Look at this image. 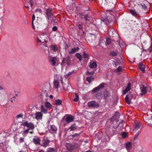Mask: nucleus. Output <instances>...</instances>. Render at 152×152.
Here are the masks:
<instances>
[{
  "label": "nucleus",
  "instance_id": "43",
  "mask_svg": "<svg viewBox=\"0 0 152 152\" xmlns=\"http://www.w3.org/2000/svg\"><path fill=\"white\" fill-rule=\"evenodd\" d=\"M52 49L54 51H56L57 50V48L56 46H52L51 47Z\"/></svg>",
  "mask_w": 152,
  "mask_h": 152
},
{
  "label": "nucleus",
  "instance_id": "14",
  "mask_svg": "<svg viewBox=\"0 0 152 152\" xmlns=\"http://www.w3.org/2000/svg\"><path fill=\"white\" fill-rule=\"evenodd\" d=\"M132 98L131 95H127L125 97V99L126 102L129 104H130V99Z\"/></svg>",
  "mask_w": 152,
  "mask_h": 152
},
{
  "label": "nucleus",
  "instance_id": "58",
  "mask_svg": "<svg viewBox=\"0 0 152 152\" xmlns=\"http://www.w3.org/2000/svg\"><path fill=\"white\" fill-rule=\"evenodd\" d=\"M37 39L38 40V42H42V41L40 39H39L38 38H37Z\"/></svg>",
  "mask_w": 152,
  "mask_h": 152
},
{
  "label": "nucleus",
  "instance_id": "28",
  "mask_svg": "<svg viewBox=\"0 0 152 152\" xmlns=\"http://www.w3.org/2000/svg\"><path fill=\"white\" fill-rule=\"evenodd\" d=\"M89 18V17L87 15H86L84 17V18L85 20V22L86 23H91V21L90 20L88 19V18Z\"/></svg>",
  "mask_w": 152,
  "mask_h": 152
},
{
  "label": "nucleus",
  "instance_id": "13",
  "mask_svg": "<svg viewBox=\"0 0 152 152\" xmlns=\"http://www.w3.org/2000/svg\"><path fill=\"white\" fill-rule=\"evenodd\" d=\"M131 83H129L126 88L123 91V94H125L127 92L129 91L131 89Z\"/></svg>",
  "mask_w": 152,
  "mask_h": 152
},
{
  "label": "nucleus",
  "instance_id": "59",
  "mask_svg": "<svg viewBox=\"0 0 152 152\" xmlns=\"http://www.w3.org/2000/svg\"><path fill=\"white\" fill-rule=\"evenodd\" d=\"M91 37L92 38H94V39L95 38H96V36H95V35H92V36Z\"/></svg>",
  "mask_w": 152,
  "mask_h": 152
},
{
  "label": "nucleus",
  "instance_id": "61",
  "mask_svg": "<svg viewBox=\"0 0 152 152\" xmlns=\"http://www.w3.org/2000/svg\"><path fill=\"white\" fill-rule=\"evenodd\" d=\"M86 74L88 75H90V72L87 71L86 73Z\"/></svg>",
  "mask_w": 152,
  "mask_h": 152
},
{
  "label": "nucleus",
  "instance_id": "30",
  "mask_svg": "<svg viewBox=\"0 0 152 152\" xmlns=\"http://www.w3.org/2000/svg\"><path fill=\"white\" fill-rule=\"evenodd\" d=\"M62 102V101L61 100L58 99V100H55V104L56 105H59L61 104Z\"/></svg>",
  "mask_w": 152,
  "mask_h": 152
},
{
  "label": "nucleus",
  "instance_id": "34",
  "mask_svg": "<svg viewBox=\"0 0 152 152\" xmlns=\"http://www.w3.org/2000/svg\"><path fill=\"white\" fill-rule=\"evenodd\" d=\"M54 85L56 88H57L59 87V83L58 80H54Z\"/></svg>",
  "mask_w": 152,
  "mask_h": 152
},
{
  "label": "nucleus",
  "instance_id": "17",
  "mask_svg": "<svg viewBox=\"0 0 152 152\" xmlns=\"http://www.w3.org/2000/svg\"><path fill=\"white\" fill-rule=\"evenodd\" d=\"M141 126V124L139 123L136 124L134 126L133 129L134 131H136L137 130L139 129Z\"/></svg>",
  "mask_w": 152,
  "mask_h": 152
},
{
  "label": "nucleus",
  "instance_id": "35",
  "mask_svg": "<svg viewBox=\"0 0 152 152\" xmlns=\"http://www.w3.org/2000/svg\"><path fill=\"white\" fill-rule=\"evenodd\" d=\"M45 107L48 108H51L52 106V105L48 102H46L45 103Z\"/></svg>",
  "mask_w": 152,
  "mask_h": 152
},
{
  "label": "nucleus",
  "instance_id": "45",
  "mask_svg": "<svg viewBox=\"0 0 152 152\" xmlns=\"http://www.w3.org/2000/svg\"><path fill=\"white\" fill-rule=\"evenodd\" d=\"M140 133V132H138L137 134H136L135 135H134V140H135L136 139L137 137H138L139 135V134Z\"/></svg>",
  "mask_w": 152,
  "mask_h": 152
},
{
  "label": "nucleus",
  "instance_id": "22",
  "mask_svg": "<svg viewBox=\"0 0 152 152\" xmlns=\"http://www.w3.org/2000/svg\"><path fill=\"white\" fill-rule=\"evenodd\" d=\"M79 49V48L78 47L75 48L71 49V50H70L69 53L70 54H72L75 53L76 51H77Z\"/></svg>",
  "mask_w": 152,
  "mask_h": 152
},
{
  "label": "nucleus",
  "instance_id": "50",
  "mask_svg": "<svg viewBox=\"0 0 152 152\" xmlns=\"http://www.w3.org/2000/svg\"><path fill=\"white\" fill-rule=\"evenodd\" d=\"M35 15L34 14H33V15H32V24H33V22L35 19Z\"/></svg>",
  "mask_w": 152,
  "mask_h": 152
},
{
  "label": "nucleus",
  "instance_id": "16",
  "mask_svg": "<svg viewBox=\"0 0 152 152\" xmlns=\"http://www.w3.org/2000/svg\"><path fill=\"white\" fill-rule=\"evenodd\" d=\"M50 130L52 133L55 132L57 130V127L54 125H52L50 126Z\"/></svg>",
  "mask_w": 152,
  "mask_h": 152
},
{
  "label": "nucleus",
  "instance_id": "11",
  "mask_svg": "<svg viewBox=\"0 0 152 152\" xmlns=\"http://www.w3.org/2000/svg\"><path fill=\"white\" fill-rule=\"evenodd\" d=\"M138 69L141 71L142 72L144 73L145 72V67L144 65H143L142 62L140 63L138 65Z\"/></svg>",
  "mask_w": 152,
  "mask_h": 152
},
{
  "label": "nucleus",
  "instance_id": "42",
  "mask_svg": "<svg viewBox=\"0 0 152 152\" xmlns=\"http://www.w3.org/2000/svg\"><path fill=\"white\" fill-rule=\"evenodd\" d=\"M91 76L90 77H87L86 78V80L89 83H91Z\"/></svg>",
  "mask_w": 152,
  "mask_h": 152
},
{
  "label": "nucleus",
  "instance_id": "32",
  "mask_svg": "<svg viewBox=\"0 0 152 152\" xmlns=\"http://www.w3.org/2000/svg\"><path fill=\"white\" fill-rule=\"evenodd\" d=\"M56 60V58L54 57V58H53L52 60L51 61V64L52 66H53L55 65Z\"/></svg>",
  "mask_w": 152,
  "mask_h": 152
},
{
  "label": "nucleus",
  "instance_id": "4",
  "mask_svg": "<svg viewBox=\"0 0 152 152\" xmlns=\"http://www.w3.org/2000/svg\"><path fill=\"white\" fill-rule=\"evenodd\" d=\"M88 107L93 108H98L99 106V104L95 101H92L88 103Z\"/></svg>",
  "mask_w": 152,
  "mask_h": 152
},
{
  "label": "nucleus",
  "instance_id": "38",
  "mask_svg": "<svg viewBox=\"0 0 152 152\" xmlns=\"http://www.w3.org/2000/svg\"><path fill=\"white\" fill-rule=\"evenodd\" d=\"M88 54L86 53L85 51L83 52V58H88Z\"/></svg>",
  "mask_w": 152,
  "mask_h": 152
},
{
  "label": "nucleus",
  "instance_id": "60",
  "mask_svg": "<svg viewBox=\"0 0 152 152\" xmlns=\"http://www.w3.org/2000/svg\"><path fill=\"white\" fill-rule=\"evenodd\" d=\"M119 63L118 62H116L115 63V65L116 66H118L119 65Z\"/></svg>",
  "mask_w": 152,
  "mask_h": 152
},
{
  "label": "nucleus",
  "instance_id": "54",
  "mask_svg": "<svg viewBox=\"0 0 152 152\" xmlns=\"http://www.w3.org/2000/svg\"><path fill=\"white\" fill-rule=\"evenodd\" d=\"M57 27L56 26H54L52 28L53 30L54 31H56L57 30Z\"/></svg>",
  "mask_w": 152,
  "mask_h": 152
},
{
  "label": "nucleus",
  "instance_id": "25",
  "mask_svg": "<svg viewBox=\"0 0 152 152\" xmlns=\"http://www.w3.org/2000/svg\"><path fill=\"white\" fill-rule=\"evenodd\" d=\"M41 111L44 113H46L48 112V109L43 105L41 107Z\"/></svg>",
  "mask_w": 152,
  "mask_h": 152
},
{
  "label": "nucleus",
  "instance_id": "24",
  "mask_svg": "<svg viewBox=\"0 0 152 152\" xmlns=\"http://www.w3.org/2000/svg\"><path fill=\"white\" fill-rule=\"evenodd\" d=\"M147 118L148 119L150 120L152 119V111L150 110L147 112Z\"/></svg>",
  "mask_w": 152,
  "mask_h": 152
},
{
  "label": "nucleus",
  "instance_id": "37",
  "mask_svg": "<svg viewBox=\"0 0 152 152\" xmlns=\"http://www.w3.org/2000/svg\"><path fill=\"white\" fill-rule=\"evenodd\" d=\"M76 56L79 59L80 61H81L82 60V56L79 53H76Z\"/></svg>",
  "mask_w": 152,
  "mask_h": 152
},
{
  "label": "nucleus",
  "instance_id": "53",
  "mask_svg": "<svg viewBox=\"0 0 152 152\" xmlns=\"http://www.w3.org/2000/svg\"><path fill=\"white\" fill-rule=\"evenodd\" d=\"M65 61V58H63V60L61 63V65H62L64 64H65L64 61Z\"/></svg>",
  "mask_w": 152,
  "mask_h": 152
},
{
  "label": "nucleus",
  "instance_id": "49",
  "mask_svg": "<svg viewBox=\"0 0 152 152\" xmlns=\"http://www.w3.org/2000/svg\"><path fill=\"white\" fill-rule=\"evenodd\" d=\"M23 116V115L21 114L18 115L16 116V118H22Z\"/></svg>",
  "mask_w": 152,
  "mask_h": 152
},
{
  "label": "nucleus",
  "instance_id": "36",
  "mask_svg": "<svg viewBox=\"0 0 152 152\" xmlns=\"http://www.w3.org/2000/svg\"><path fill=\"white\" fill-rule=\"evenodd\" d=\"M123 69V67L122 66H119L115 70V71L117 72H121L122 71Z\"/></svg>",
  "mask_w": 152,
  "mask_h": 152
},
{
  "label": "nucleus",
  "instance_id": "51",
  "mask_svg": "<svg viewBox=\"0 0 152 152\" xmlns=\"http://www.w3.org/2000/svg\"><path fill=\"white\" fill-rule=\"evenodd\" d=\"M36 12H38L40 13H42V10L40 9H37L35 11Z\"/></svg>",
  "mask_w": 152,
  "mask_h": 152
},
{
  "label": "nucleus",
  "instance_id": "7",
  "mask_svg": "<svg viewBox=\"0 0 152 152\" xmlns=\"http://www.w3.org/2000/svg\"><path fill=\"white\" fill-rule=\"evenodd\" d=\"M80 133H75L74 134L70 135L69 136V139L73 140H78Z\"/></svg>",
  "mask_w": 152,
  "mask_h": 152
},
{
  "label": "nucleus",
  "instance_id": "6",
  "mask_svg": "<svg viewBox=\"0 0 152 152\" xmlns=\"http://www.w3.org/2000/svg\"><path fill=\"white\" fill-rule=\"evenodd\" d=\"M76 144V143H74V145H73L71 143H66V148L68 151H71L74 149Z\"/></svg>",
  "mask_w": 152,
  "mask_h": 152
},
{
  "label": "nucleus",
  "instance_id": "10",
  "mask_svg": "<svg viewBox=\"0 0 152 152\" xmlns=\"http://www.w3.org/2000/svg\"><path fill=\"white\" fill-rule=\"evenodd\" d=\"M140 88L142 92V93L140 94V95H142L145 94L147 91V87L145 86L144 85H142V86L140 87Z\"/></svg>",
  "mask_w": 152,
  "mask_h": 152
},
{
  "label": "nucleus",
  "instance_id": "33",
  "mask_svg": "<svg viewBox=\"0 0 152 152\" xmlns=\"http://www.w3.org/2000/svg\"><path fill=\"white\" fill-rule=\"evenodd\" d=\"M79 99V97L77 94L76 93L75 94V98L73 99V101L74 102H77Z\"/></svg>",
  "mask_w": 152,
  "mask_h": 152
},
{
  "label": "nucleus",
  "instance_id": "63",
  "mask_svg": "<svg viewBox=\"0 0 152 152\" xmlns=\"http://www.w3.org/2000/svg\"><path fill=\"white\" fill-rule=\"evenodd\" d=\"M34 0H30L29 2H30V3H34Z\"/></svg>",
  "mask_w": 152,
  "mask_h": 152
},
{
  "label": "nucleus",
  "instance_id": "46",
  "mask_svg": "<svg viewBox=\"0 0 152 152\" xmlns=\"http://www.w3.org/2000/svg\"><path fill=\"white\" fill-rule=\"evenodd\" d=\"M111 42V40L109 38L106 39V43L107 44L109 45Z\"/></svg>",
  "mask_w": 152,
  "mask_h": 152
},
{
  "label": "nucleus",
  "instance_id": "19",
  "mask_svg": "<svg viewBox=\"0 0 152 152\" xmlns=\"http://www.w3.org/2000/svg\"><path fill=\"white\" fill-rule=\"evenodd\" d=\"M129 11L130 12L133 16L135 17L137 16L139 14L137 12L136 10H129Z\"/></svg>",
  "mask_w": 152,
  "mask_h": 152
},
{
  "label": "nucleus",
  "instance_id": "21",
  "mask_svg": "<svg viewBox=\"0 0 152 152\" xmlns=\"http://www.w3.org/2000/svg\"><path fill=\"white\" fill-rule=\"evenodd\" d=\"M40 140L38 137L34 138L33 139V142L36 145L40 144Z\"/></svg>",
  "mask_w": 152,
  "mask_h": 152
},
{
  "label": "nucleus",
  "instance_id": "31",
  "mask_svg": "<svg viewBox=\"0 0 152 152\" xmlns=\"http://www.w3.org/2000/svg\"><path fill=\"white\" fill-rule=\"evenodd\" d=\"M63 89L64 90H67V89L68 86H69V83H67L66 84L64 83V84H63Z\"/></svg>",
  "mask_w": 152,
  "mask_h": 152
},
{
  "label": "nucleus",
  "instance_id": "41",
  "mask_svg": "<svg viewBox=\"0 0 152 152\" xmlns=\"http://www.w3.org/2000/svg\"><path fill=\"white\" fill-rule=\"evenodd\" d=\"M111 54L113 56H117V53L113 51L111 52Z\"/></svg>",
  "mask_w": 152,
  "mask_h": 152
},
{
  "label": "nucleus",
  "instance_id": "18",
  "mask_svg": "<svg viewBox=\"0 0 152 152\" xmlns=\"http://www.w3.org/2000/svg\"><path fill=\"white\" fill-rule=\"evenodd\" d=\"M90 68H96L97 66V64L96 61H94L93 62H90L89 65Z\"/></svg>",
  "mask_w": 152,
  "mask_h": 152
},
{
  "label": "nucleus",
  "instance_id": "3",
  "mask_svg": "<svg viewBox=\"0 0 152 152\" xmlns=\"http://www.w3.org/2000/svg\"><path fill=\"white\" fill-rule=\"evenodd\" d=\"M119 116V114L118 113H116V114L112 117L110 119V120L111 122H112V124H114V126L115 125L114 124H116L118 121V118Z\"/></svg>",
  "mask_w": 152,
  "mask_h": 152
},
{
  "label": "nucleus",
  "instance_id": "15",
  "mask_svg": "<svg viewBox=\"0 0 152 152\" xmlns=\"http://www.w3.org/2000/svg\"><path fill=\"white\" fill-rule=\"evenodd\" d=\"M65 61L66 62V64L68 66H69L71 64V61L70 58V57L68 56L65 58Z\"/></svg>",
  "mask_w": 152,
  "mask_h": 152
},
{
  "label": "nucleus",
  "instance_id": "52",
  "mask_svg": "<svg viewBox=\"0 0 152 152\" xmlns=\"http://www.w3.org/2000/svg\"><path fill=\"white\" fill-rule=\"evenodd\" d=\"M29 130H30V129H28L26 130L25 131H24L23 134H27L28 133V132Z\"/></svg>",
  "mask_w": 152,
  "mask_h": 152
},
{
  "label": "nucleus",
  "instance_id": "2",
  "mask_svg": "<svg viewBox=\"0 0 152 152\" xmlns=\"http://www.w3.org/2000/svg\"><path fill=\"white\" fill-rule=\"evenodd\" d=\"M105 85V83H102L98 86L96 87L92 90L91 91L93 93H95L99 91L104 87Z\"/></svg>",
  "mask_w": 152,
  "mask_h": 152
},
{
  "label": "nucleus",
  "instance_id": "56",
  "mask_svg": "<svg viewBox=\"0 0 152 152\" xmlns=\"http://www.w3.org/2000/svg\"><path fill=\"white\" fill-rule=\"evenodd\" d=\"M78 28L80 30H82V27L81 25L79 24L78 25Z\"/></svg>",
  "mask_w": 152,
  "mask_h": 152
},
{
  "label": "nucleus",
  "instance_id": "39",
  "mask_svg": "<svg viewBox=\"0 0 152 152\" xmlns=\"http://www.w3.org/2000/svg\"><path fill=\"white\" fill-rule=\"evenodd\" d=\"M49 143V141L48 140H45V142H43V144L44 146H45V147L47 146L48 145V144Z\"/></svg>",
  "mask_w": 152,
  "mask_h": 152
},
{
  "label": "nucleus",
  "instance_id": "23",
  "mask_svg": "<svg viewBox=\"0 0 152 152\" xmlns=\"http://www.w3.org/2000/svg\"><path fill=\"white\" fill-rule=\"evenodd\" d=\"M126 148L127 150H130L132 148V143L130 142H128L126 143Z\"/></svg>",
  "mask_w": 152,
  "mask_h": 152
},
{
  "label": "nucleus",
  "instance_id": "9",
  "mask_svg": "<svg viewBox=\"0 0 152 152\" xmlns=\"http://www.w3.org/2000/svg\"><path fill=\"white\" fill-rule=\"evenodd\" d=\"M74 119V117L71 115H68L66 116L65 120L67 123L72 122Z\"/></svg>",
  "mask_w": 152,
  "mask_h": 152
},
{
  "label": "nucleus",
  "instance_id": "5",
  "mask_svg": "<svg viewBox=\"0 0 152 152\" xmlns=\"http://www.w3.org/2000/svg\"><path fill=\"white\" fill-rule=\"evenodd\" d=\"M22 125L27 127L30 129L33 130L34 128V125L33 123L31 122L28 123L27 121L22 123Z\"/></svg>",
  "mask_w": 152,
  "mask_h": 152
},
{
  "label": "nucleus",
  "instance_id": "57",
  "mask_svg": "<svg viewBox=\"0 0 152 152\" xmlns=\"http://www.w3.org/2000/svg\"><path fill=\"white\" fill-rule=\"evenodd\" d=\"M41 40L42 41V42H42V43H43L44 42H45L46 43H47V42H48V41H47V40H45V39H44L43 40H42V39Z\"/></svg>",
  "mask_w": 152,
  "mask_h": 152
},
{
  "label": "nucleus",
  "instance_id": "20",
  "mask_svg": "<svg viewBox=\"0 0 152 152\" xmlns=\"http://www.w3.org/2000/svg\"><path fill=\"white\" fill-rule=\"evenodd\" d=\"M104 99L105 100L107 99V98L110 96V93L106 90H105L104 92Z\"/></svg>",
  "mask_w": 152,
  "mask_h": 152
},
{
  "label": "nucleus",
  "instance_id": "64",
  "mask_svg": "<svg viewBox=\"0 0 152 152\" xmlns=\"http://www.w3.org/2000/svg\"><path fill=\"white\" fill-rule=\"evenodd\" d=\"M49 97L50 98V99H52L53 97V96L52 95H50V96H49Z\"/></svg>",
  "mask_w": 152,
  "mask_h": 152
},
{
  "label": "nucleus",
  "instance_id": "40",
  "mask_svg": "<svg viewBox=\"0 0 152 152\" xmlns=\"http://www.w3.org/2000/svg\"><path fill=\"white\" fill-rule=\"evenodd\" d=\"M140 5L142 7V8L145 10L148 8L146 6L145 4H141Z\"/></svg>",
  "mask_w": 152,
  "mask_h": 152
},
{
  "label": "nucleus",
  "instance_id": "12",
  "mask_svg": "<svg viewBox=\"0 0 152 152\" xmlns=\"http://www.w3.org/2000/svg\"><path fill=\"white\" fill-rule=\"evenodd\" d=\"M35 115V118L38 120L42 119V115L41 112H37Z\"/></svg>",
  "mask_w": 152,
  "mask_h": 152
},
{
  "label": "nucleus",
  "instance_id": "8",
  "mask_svg": "<svg viewBox=\"0 0 152 152\" xmlns=\"http://www.w3.org/2000/svg\"><path fill=\"white\" fill-rule=\"evenodd\" d=\"M46 17L48 20L51 18L53 16L52 11L49 8L46 9Z\"/></svg>",
  "mask_w": 152,
  "mask_h": 152
},
{
  "label": "nucleus",
  "instance_id": "48",
  "mask_svg": "<svg viewBox=\"0 0 152 152\" xmlns=\"http://www.w3.org/2000/svg\"><path fill=\"white\" fill-rule=\"evenodd\" d=\"M148 50L150 51V52H152V42L151 43V45L149 48L148 49Z\"/></svg>",
  "mask_w": 152,
  "mask_h": 152
},
{
  "label": "nucleus",
  "instance_id": "55",
  "mask_svg": "<svg viewBox=\"0 0 152 152\" xmlns=\"http://www.w3.org/2000/svg\"><path fill=\"white\" fill-rule=\"evenodd\" d=\"M20 141L21 142H23L24 141V138L20 137Z\"/></svg>",
  "mask_w": 152,
  "mask_h": 152
},
{
  "label": "nucleus",
  "instance_id": "26",
  "mask_svg": "<svg viewBox=\"0 0 152 152\" xmlns=\"http://www.w3.org/2000/svg\"><path fill=\"white\" fill-rule=\"evenodd\" d=\"M77 129V126L75 125V124H73L72 125L70 128L69 129L70 131H72L75 130Z\"/></svg>",
  "mask_w": 152,
  "mask_h": 152
},
{
  "label": "nucleus",
  "instance_id": "29",
  "mask_svg": "<svg viewBox=\"0 0 152 152\" xmlns=\"http://www.w3.org/2000/svg\"><path fill=\"white\" fill-rule=\"evenodd\" d=\"M47 151L48 152H57L56 148H48L47 150Z\"/></svg>",
  "mask_w": 152,
  "mask_h": 152
},
{
  "label": "nucleus",
  "instance_id": "62",
  "mask_svg": "<svg viewBox=\"0 0 152 152\" xmlns=\"http://www.w3.org/2000/svg\"><path fill=\"white\" fill-rule=\"evenodd\" d=\"M94 73V72H90V75H93Z\"/></svg>",
  "mask_w": 152,
  "mask_h": 152
},
{
  "label": "nucleus",
  "instance_id": "1",
  "mask_svg": "<svg viewBox=\"0 0 152 152\" xmlns=\"http://www.w3.org/2000/svg\"><path fill=\"white\" fill-rule=\"evenodd\" d=\"M118 126L119 125L113 126L112 129L110 130L107 131V134L110 136H112L114 134H116L117 133V132L116 131V129Z\"/></svg>",
  "mask_w": 152,
  "mask_h": 152
},
{
  "label": "nucleus",
  "instance_id": "27",
  "mask_svg": "<svg viewBox=\"0 0 152 152\" xmlns=\"http://www.w3.org/2000/svg\"><path fill=\"white\" fill-rule=\"evenodd\" d=\"M52 18L51 20V22L52 23H53V24L54 25H56V23H57L58 20H56V18L55 16H53L52 17Z\"/></svg>",
  "mask_w": 152,
  "mask_h": 152
},
{
  "label": "nucleus",
  "instance_id": "44",
  "mask_svg": "<svg viewBox=\"0 0 152 152\" xmlns=\"http://www.w3.org/2000/svg\"><path fill=\"white\" fill-rule=\"evenodd\" d=\"M122 136L124 138H125L127 137V134L126 133L123 132L122 134Z\"/></svg>",
  "mask_w": 152,
  "mask_h": 152
},
{
  "label": "nucleus",
  "instance_id": "47",
  "mask_svg": "<svg viewBox=\"0 0 152 152\" xmlns=\"http://www.w3.org/2000/svg\"><path fill=\"white\" fill-rule=\"evenodd\" d=\"M72 72H69L66 75H65V77L66 78H68L69 76L71 74Z\"/></svg>",
  "mask_w": 152,
  "mask_h": 152
}]
</instances>
